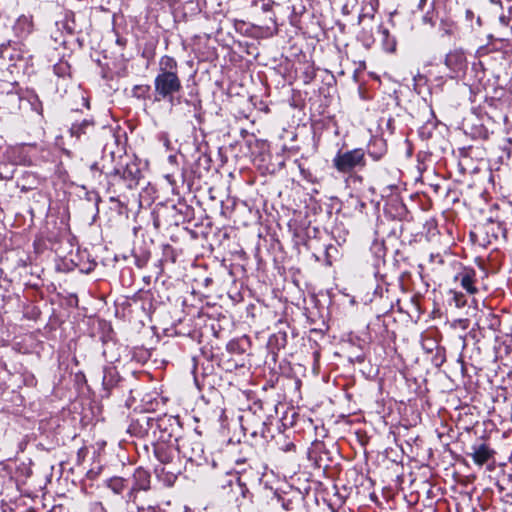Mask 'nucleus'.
Masks as SVG:
<instances>
[{
	"mask_svg": "<svg viewBox=\"0 0 512 512\" xmlns=\"http://www.w3.org/2000/svg\"><path fill=\"white\" fill-rule=\"evenodd\" d=\"M110 155H111V158L114 159V156H115L114 152H111Z\"/></svg>",
	"mask_w": 512,
	"mask_h": 512,
	"instance_id": "nucleus-32",
	"label": "nucleus"
},
{
	"mask_svg": "<svg viewBox=\"0 0 512 512\" xmlns=\"http://www.w3.org/2000/svg\"><path fill=\"white\" fill-rule=\"evenodd\" d=\"M241 427L246 434L252 437L261 436L266 437L268 431L267 417L263 410L262 404L255 402L244 414L240 417Z\"/></svg>",
	"mask_w": 512,
	"mask_h": 512,
	"instance_id": "nucleus-4",
	"label": "nucleus"
},
{
	"mask_svg": "<svg viewBox=\"0 0 512 512\" xmlns=\"http://www.w3.org/2000/svg\"><path fill=\"white\" fill-rule=\"evenodd\" d=\"M193 107H194V115H195V117H198V111L200 110V102L193 103Z\"/></svg>",
	"mask_w": 512,
	"mask_h": 512,
	"instance_id": "nucleus-26",
	"label": "nucleus"
},
{
	"mask_svg": "<svg viewBox=\"0 0 512 512\" xmlns=\"http://www.w3.org/2000/svg\"><path fill=\"white\" fill-rule=\"evenodd\" d=\"M12 177H13L12 173L3 174V172L0 171V179L9 180V179H12Z\"/></svg>",
	"mask_w": 512,
	"mask_h": 512,
	"instance_id": "nucleus-25",
	"label": "nucleus"
},
{
	"mask_svg": "<svg viewBox=\"0 0 512 512\" xmlns=\"http://www.w3.org/2000/svg\"><path fill=\"white\" fill-rule=\"evenodd\" d=\"M374 8L371 7L370 11L362 13L358 17L359 24H364L366 20H373L374 19Z\"/></svg>",
	"mask_w": 512,
	"mask_h": 512,
	"instance_id": "nucleus-21",
	"label": "nucleus"
},
{
	"mask_svg": "<svg viewBox=\"0 0 512 512\" xmlns=\"http://www.w3.org/2000/svg\"><path fill=\"white\" fill-rule=\"evenodd\" d=\"M95 130V123L92 119H83L81 122H74L70 129L71 137L81 140L84 136H89Z\"/></svg>",
	"mask_w": 512,
	"mask_h": 512,
	"instance_id": "nucleus-13",
	"label": "nucleus"
},
{
	"mask_svg": "<svg viewBox=\"0 0 512 512\" xmlns=\"http://www.w3.org/2000/svg\"><path fill=\"white\" fill-rule=\"evenodd\" d=\"M498 214L496 215L495 221L503 231L505 236L507 232H512V202H503L502 204L496 205Z\"/></svg>",
	"mask_w": 512,
	"mask_h": 512,
	"instance_id": "nucleus-9",
	"label": "nucleus"
},
{
	"mask_svg": "<svg viewBox=\"0 0 512 512\" xmlns=\"http://www.w3.org/2000/svg\"><path fill=\"white\" fill-rule=\"evenodd\" d=\"M178 440L181 457L200 465L205 458L202 443L190 437H181Z\"/></svg>",
	"mask_w": 512,
	"mask_h": 512,
	"instance_id": "nucleus-7",
	"label": "nucleus"
},
{
	"mask_svg": "<svg viewBox=\"0 0 512 512\" xmlns=\"http://www.w3.org/2000/svg\"><path fill=\"white\" fill-rule=\"evenodd\" d=\"M170 419L154 418L147 415H142L131 423L129 432L137 437H145L152 435L155 440L159 434H162L167 428L171 427L168 424Z\"/></svg>",
	"mask_w": 512,
	"mask_h": 512,
	"instance_id": "nucleus-5",
	"label": "nucleus"
},
{
	"mask_svg": "<svg viewBox=\"0 0 512 512\" xmlns=\"http://www.w3.org/2000/svg\"><path fill=\"white\" fill-rule=\"evenodd\" d=\"M445 65L450 70L451 78L458 77L467 67L465 53L461 49L450 51L445 57Z\"/></svg>",
	"mask_w": 512,
	"mask_h": 512,
	"instance_id": "nucleus-8",
	"label": "nucleus"
},
{
	"mask_svg": "<svg viewBox=\"0 0 512 512\" xmlns=\"http://www.w3.org/2000/svg\"><path fill=\"white\" fill-rule=\"evenodd\" d=\"M137 510L139 512H165L164 510H162L160 507H157V506H149L146 509H144V508L140 509L139 507H137Z\"/></svg>",
	"mask_w": 512,
	"mask_h": 512,
	"instance_id": "nucleus-23",
	"label": "nucleus"
},
{
	"mask_svg": "<svg viewBox=\"0 0 512 512\" xmlns=\"http://www.w3.org/2000/svg\"><path fill=\"white\" fill-rule=\"evenodd\" d=\"M471 450L472 451L467 455L470 456L473 462L478 466H483L492 459L495 454V451L486 443L474 444Z\"/></svg>",
	"mask_w": 512,
	"mask_h": 512,
	"instance_id": "nucleus-10",
	"label": "nucleus"
},
{
	"mask_svg": "<svg viewBox=\"0 0 512 512\" xmlns=\"http://www.w3.org/2000/svg\"><path fill=\"white\" fill-rule=\"evenodd\" d=\"M153 454L158 465L154 467L157 478L166 486H172L183 469L179 440L173 436L170 427L155 439L152 444Z\"/></svg>",
	"mask_w": 512,
	"mask_h": 512,
	"instance_id": "nucleus-1",
	"label": "nucleus"
},
{
	"mask_svg": "<svg viewBox=\"0 0 512 512\" xmlns=\"http://www.w3.org/2000/svg\"><path fill=\"white\" fill-rule=\"evenodd\" d=\"M263 11H270L271 10V4L270 3H264L262 5Z\"/></svg>",
	"mask_w": 512,
	"mask_h": 512,
	"instance_id": "nucleus-28",
	"label": "nucleus"
},
{
	"mask_svg": "<svg viewBox=\"0 0 512 512\" xmlns=\"http://www.w3.org/2000/svg\"><path fill=\"white\" fill-rule=\"evenodd\" d=\"M134 490L147 491L150 489L151 476L150 473L142 467L135 469L133 473Z\"/></svg>",
	"mask_w": 512,
	"mask_h": 512,
	"instance_id": "nucleus-14",
	"label": "nucleus"
},
{
	"mask_svg": "<svg viewBox=\"0 0 512 512\" xmlns=\"http://www.w3.org/2000/svg\"><path fill=\"white\" fill-rule=\"evenodd\" d=\"M150 85H135L132 89V95L138 99H146L149 96Z\"/></svg>",
	"mask_w": 512,
	"mask_h": 512,
	"instance_id": "nucleus-19",
	"label": "nucleus"
},
{
	"mask_svg": "<svg viewBox=\"0 0 512 512\" xmlns=\"http://www.w3.org/2000/svg\"><path fill=\"white\" fill-rule=\"evenodd\" d=\"M10 153L12 154L10 159L16 164L27 165L30 163V160H28L26 156H22L21 148H14Z\"/></svg>",
	"mask_w": 512,
	"mask_h": 512,
	"instance_id": "nucleus-20",
	"label": "nucleus"
},
{
	"mask_svg": "<svg viewBox=\"0 0 512 512\" xmlns=\"http://www.w3.org/2000/svg\"><path fill=\"white\" fill-rule=\"evenodd\" d=\"M139 490H134V487L132 486L129 490V492L126 495V502L129 503H135L137 493Z\"/></svg>",
	"mask_w": 512,
	"mask_h": 512,
	"instance_id": "nucleus-22",
	"label": "nucleus"
},
{
	"mask_svg": "<svg viewBox=\"0 0 512 512\" xmlns=\"http://www.w3.org/2000/svg\"><path fill=\"white\" fill-rule=\"evenodd\" d=\"M473 17H474V13H473V11H471V10H469V9H468V10H466V18H467V19H469V20H472V19H473Z\"/></svg>",
	"mask_w": 512,
	"mask_h": 512,
	"instance_id": "nucleus-27",
	"label": "nucleus"
},
{
	"mask_svg": "<svg viewBox=\"0 0 512 512\" xmlns=\"http://www.w3.org/2000/svg\"><path fill=\"white\" fill-rule=\"evenodd\" d=\"M53 71L59 78H66L70 76V65L66 61H59L53 66Z\"/></svg>",
	"mask_w": 512,
	"mask_h": 512,
	"instance_id": "nucleus-18",
	"label": "nucleus"
},
{
	"mask_svg": "<svg viewBox=\"0 0 512 512\" xmlns=\"http://www.w3.org/2000/svg\"><path fill=\"white\" fill-rule=\"evenodd\" d=\"M90 170H91L92 172L104 173L105 166H103L102 168H99V167H98V164L95 162V163H93V164L90 166Z\"/></svg>",
	"mask_w": 512,
	"mask_h": 512,
	"instance_id": "nucleus-24",
	"label": "nucleus"
},
{
	"mask_svg": "<svg viewBox=\"0 0 512 512\" xmlns=\"http://www.w3.org/2000/svg\"><path fill=\"white\" fill-rule=\"evenodd\" d=\"M158 73L154 79V101H167L175 104L176 94L182 90V82L178 75V62L169 55L159 59Z\"/></svg>",
	"mask_w": 512,
	"mask_h": 512,
	"instance_id": "nucleus-2",
	"label": "nucleus"
},
{
	"mask_svg": "<svg viewBox=\"0 0 512 512\" xmlns=\"http://www.w3.org/2000/svg\"><path fill=\"white\" fill-rule=\"evenodd\" d=\"M365 41L370 44V42H373V38H372V34H369L366 38H365Z\"/></svg>",
	"mask_w": 512,
	"mask_h": 512,
	"instance_id": "nucleus-30",
	"label": "nucleus"
},
{
	"mask_svg": "<svg viewBox=\"0 0 512 512\" xmlns=\"http://www.w3.org/2000/svg\"><path fill=\"white\" fill-rule=\"evenodd\" d=\"M366 165V152L363 148L339 150L332 159L333 168L344 175H352L356 171L363 170Z\"/></svg>",
	"mask_w": 512,
	"mask_h": 512,
	"instance_id": "nucleus-3",
	"label": "nucleus"
},
{
	"mask_svg": "<svg viewBox=\"0 0 512 512\" xmlns=\"http://www.w3.org/2000/svg\"><path fill=\"white\" fill-rule=\"evenodd\" d=\"M426 0H420L419 2V7L422 8L423 5L425 4Z\"/></svg>",
	"mask_w": 512,
	"mask_h": 512,
	"instance_id": "nucleus-31",
	"label": "nucleus"
},
{
	"mask_svg": "<svg viewBox=\"0 0 512 512\" xmlns=\"http://www.w3.org/2000/svg\"><path fill=\"white\" fill-rule=\"evenodd\" d=\"M455 281H458L461 287L465 289L469 294H475L478 291L475 285L476 272L472 268L464 267L460 272L456 274Z\"/></svg>",
	"mask_w": 512,
	"mask_h": 512,
	"instance_id": "nucleus-11",
	"label": "nucleus"
},
{
	"mask_svg": "<svg viewBox=\"0 0 512 512\" xmlns=\"http://www.w3.org/2000/svg\"><path fill=\"white\" fill-rule=\"evenodd\" d=\"M107 177L120 179L126 182V186L129 189L135 188L139 184V180L142 176L138 163L134 160L123 163L122 157L120 161L114 166V168L106 172Z\"/></svg>",
	"mask_w": 512,
	"mask_h": 512,
	"instance_id": "nucleus-6",
	"label": "nucleus"
},
{
	"mask_svg": "<svg viewBox=\"0 0 512 512\" xmlns=\"http://www.w3.org/2000/svg\"><path fill=\"white\" fill-rule=\"evenodd\" d=\"M500 22L504 25H507L508 24V18L505 17V16H501L500 17Z\"/></svg>",
	"mask_w": 512,
	"mask_h": 512,
	"instance_id": "nucleus-29",
	"label": "nucleus"
},
{
	"mask_svg": "<svg viewBox=\"0 0 512 512\" xmlns=\"http://www.w3.org/2000/svg\"><path fill=\"white\" fill-rule=\"evenodd\" d=\"M365 152L373 161H380L387 153V143L381 137H373L368 142Z\"/></svg>",
	"mask_w": 512,
	"mask_h": 512,
	"instance_id": "nucleus-12",
	"label": "nucleus"
},
{
	"mask_svg": "<svg viewBox=\"0 0 512 512\" xmlns=\"http://www.w3.org/2000/svg\"><path fill=\"white\" fill-rule=\"evenodd\" d=\"M107 486L115 494H121L126 488V480L121 477H113L108 481Z\"/></svg>",
	"mask_w": 512,
	"mask_h": 512,
	"instance_id": "nucleus-17",
	"label": "nucleus"
},
{
	"mask_svg": "<svg viewBox=\"0 0 512 512\" xmlns=\"http://www.w3.org/2000/svg\"><path fill=\"white\" fill-rule=\"evenodd\" d=\"M379 33L382 35V45L385 51L394 52L396 49V41L390 36L389 30L382 25L378 26Z\"/></svg>",
	"mask_w": 512,
	"mask_h": 512,
	"instance_id": "nucleus-16",
	"label": "nucleus"
},
{
	"mask_svg": "<svg viewBox=\"0 0 512 512\" xmlns=\"http://www.w3.org/2000/svg\"><path fill=\"white\" fill-rule=\"evenodd\" d=\"M119 381V374L115 367L107 366L103 369L102 385L103 389L108 393L117 385Z\"/></svg>",
	"mask_w": 512,
	"mask_h": 512,
	"instance_id": "nucleus-15",
	"label": "nucleus"
}]
</instances>
